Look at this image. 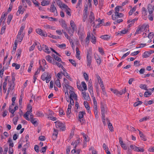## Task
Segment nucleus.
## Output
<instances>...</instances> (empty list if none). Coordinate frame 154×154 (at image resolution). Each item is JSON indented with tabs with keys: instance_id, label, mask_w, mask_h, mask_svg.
I'll return each instance as SVG.
<instances>
[{
	"instance_id": "nucleus-1",
	"label": "nucleus",
	"mask_w": 154,
	"mask_h": 154,
	"mask_svg": "<svg viewBox=\"0 0 154 154\" xmlns=\"http://www.w3.org/2000/svg\"><path fill=\"white\" fill-rule=\"evenodd\" d=\"M55 124L56 127L57 128H60L62 131H64L65 129V125L62 122L57 121L54 122Z\"/></svg>"
},
{
	"instance_id": "nucleus-2",
	"label": "nucleus",
	"mask_w": 154,
	"mask_h": 154,
	"mask_svg": "<svg viewBox=\"0 0 154 154\" xmlns=\"http://www.w3.org/2000/svg\"><path fill=\"white\" fill-rule=\"evenodd\" d=\"M87 65L88 66H90L91 63V54L90 53V50H88L87 51Z\"/></svg>"
},
{
	"instance_id": "nucleus-3",
	"label": "nucleus",
	"mask_w": 154,
	"mask_h": 154,
	"mask_svg": "<svg viewBox=\"0 0 154 154\" xmlns=\"http://www.w3.org/2000/svg\"><path fill=\"white\" fill-rule=\"evenodd\" d=\"M36 32L38 34L41 36L46 37L47 35V33L40 29L38 28L36 29Z\"/></svg>"
},
{
	"instance_id": "nucleus-4",
	"label": "nucleus",
	"mask_w": 154,
	"mask_h": 154,
	"mask_svg": "<svg viewBox=\"0 0 154 154\" xmlns=\"http://www.w3.org/2000/svg\"><path fill=\"white\" fill-rule=\"evenodd\" d=\"M100 108L102 116H105V114L106 112V111L105 110V108L104 106L103 103H101Z\"/></svg>"
},
{
	"instance_id": "nucleus-5",
	"label": "nucleus",
	"mask_w": 154,
	"mask_h": 154,
	"mask_svg": "<svg viewBox=\"0 0 154 154\" xmlns=\"http://www.w3.org/2000/svg\"><path fill=\"white\" fill-rule=\"evenodd\" d=\"M84 104L86 109L88 110V112L89 113H91V112L90 111V107L88 102L86 101H84Z\"/></svg>"
},
{
	"instance_id": "nucleus-6",
	"label": "nucleus",
	"mask_w": 154,
	"mask_h": 154,
	"mask_svg": "<svg viewBox=\"0 0 154 154\" xmlns=\"http://www.w3.org/2000/svg\"><path fill=\"white\" fill-rule=\"evenodd\" d=\"M52 56L54 57L55 60H57L59 62H60L61 63H64L62 62L61 58L59 57L57 55H55L54 54H53L52 55Z\"/></svg>"
},
{
	"instance_id": "nucleus-7",
	"label": "nucleus",
	"mask_w": 154,
	"mask_h": 154,
	"mask_svg": "<svg viewBox=\"0 0 154 154\" xmlns=\"http://www.w3.org/2000/svg\"><path fill=\"white\" fill-rule=\"evenodd\" d=\"M60 22V24L63 28H64L66 29H67V26L66 24L65 21L64 20L62 19Z\"/></svg>"
},
{
	"instance_id": "nucleus-8",
	"label": "nucleus",
	"mask_w": 154,
	"mask_h": 154,
	"mask_svg": "<svg viewBox=\"0 0 154 154\" xmlns=\"http://www.w3.org/2000/svg\"><path fill=\"white\" fill-rule=\"evenodd\" d=\"M95 18L93 13L92 11L90 12V15L89 16L90 23H91L95 20Z\"/></svg>"
},
{
	"instance_id": "nucleus-9",
	"label": "nucleus",
	"mask_w": 154,
	"mask_h": 154,
	"mask_svg": "<svg viewBox=\"0 0 154 154\" xmlns=\"http://www.w3.org/2000/svg\"><path fill=\"white\" fill-rule=\"evenodd\" d=\"M82 94H83V97L85 100H88V101L89 100H90V98L89 97V96L88 94H87L86 93L85 91L84 92H83L82 93Z\"/></svg>"
},
{
	"instance_id": "nucleus-10",
	"label": "nucleus",
	"mask_w": 154,
	"mask_h": 154,
	"mask_svg": "<svg viewBox=\"0 0 154 154\" xmlns=\"http://www.w3.org/2000/svg\"><path fill=\"white\" fill-rule=\"evenodd\" d=\"M76 57L79 60H80L81 59L80 56V51L79 50V48L77 47L76 48Z\"/></svg>"
},
{
	"instance_id": "nucleus-11",
	"label": "nucleus",
	"mask_w": 154,
	"mask_h": 154,
	"mask_svg": "<svg viewBox=\"0 0 154 154\" xmlns=\"http://www.w3.org/2000/svg\"><path fill=\"white\" fill-rule=\"evenodd\" d=\"M48 75V73L45 72L42 75L41 78L43 81H45L47 78V76Z\"/></svg>"
},
{
	"instance_id": "nucleus-12",
	"label": "nucleus",
	"mask_w": 154,
	"mask_h": 154,
	"mask_svg": "<svg viewBox=\"0 0 154 154\" xmlns=\"http://www.w3.org/2000/svg\"><path fill=\"white\" fill-rule=\"evenodd\" d=\"M138 130L139 131V135L140 137L141 138L142 140L144 141H146V137L143 134V133L139 130Z\"/></svg>"
},
{
	"instance_id": "nucleus-13",
	"label": "nucleus",
	"mask_w": 154,
	"mask_h": 154,
	"mask_svg": "<svg viewBox=\"0 0 154 154\" xmlns=\"http://www.w3.org/2000/svg\"><path fill=\"white\" fill-rule=\"evenodd\" d=\"M58 133V131L57 129H54V132L53 134V135H55V137H52V138L54 140H55L57 137V134Z\"/></svg>"
},
{
	"instance_id": "nucleus-14",
	"label": "nucleus",
	"mask_w": 154,
	"mask_h": 154,
	"mask_svg": "<svg viewBox=\"0 0 154 154\" xmlns=\"http://www.w3.org/2000/svg\"><path fill=\"white\" fill-rule=\"evenodd\" d=\"M35 118H33L30 119V122L34 125L35 126H37L38 124V123L36 121H35Z\"/></svg>"
},
{
	"instance_id": "nucleus-15",
	"label": "nucleus",
	"mask_w": 154,
	"mask_h": 154,
	"mask_svg": "<svg viewBox=\"0 0 154 154\" xmlns=\"http://www.w3.org/2000/svg\"><path fill=\"white\" fill-rule=\"evenodd\" d=\"M85 114V112L84 111H80L79 112L78 117L79 119H81L83 117L84 115Z\"/></svg>"
},
{
	"instance_id": "nucleus-16",
	"label": "nucleus",
	"mask_w": 154,
	"mask_h": 154,
	"mask_svg": "<svg viewBox=\"0 0 154 154\" xmlns=\"http://www.w3.org/2000/svg\"><path fill=\"white\" fill-rule=\"evenodd\" d=\"M152 6L150 5L149 4L148 5L147 8L149 14H151L153 13V11L152 10Z\"/></svg>"
},
{
	"instance_id": "nucleus-17",
	"label": "nucleus",
	"mask_w": 154,
	"mask_h": 154,
	"mask_svg": "<svg viewBox=\"0 0 154 154\" xmlns=\"http://www.w3.org/2000/svg\"><path fill=\"white\" fill-rule=\"evenodd\" d=\"M70 24L71 27L72 28V29L75 30L76 29V25L75 24L74 22L72 20H71L70 21Z\"/></svg>"
},
{
	"instance_id": "nucleus-18",
	"label": "nucleus",
	"mask_w": 154,
	"mask_h": 154,
	"mask_svg": "<svg viewBox=\"0 0 154 154\" xmlns=\"http://www.w3.org/2000/svg\"><path fill=\"white\" fill-rule=\"evenodd\" d=\"M135 149H134V151L139 152H143L144 151V150L143 148H141L140 147H138L137 146L135 147Z\"/></svg>"
},
{
	"instance_id": "nucleus-19",
	"label": "nucleus",
	"mask_w": 154,
	"mask_h": 154,
	"mask_svg": "<svg viewBox=\"0 0 154 154\" xmlns=\"http://www.w3.org/2000/svg\"><path fill=\"white\" fill-rule=\"evenodd\" d=\"M128 32V29L126 30V29H125L124 30L121 31L120 32L118 33L117 35H121L122 34H125Z\"/></svg>"
},
{
	"instance_id": "nucleus-20",
	"label": "nucleus",
	"mask_w": 154,
	"mask_h": 154,
	"mask_svg": "<svg viewBox=\"0 0 154 154\" xmlns=\"http://www.w3.org/2000/svg\"><path fill=\"white\" fill-rule=\"evenodd\" d=\"M100 37L104 40H108L110 38V36L108 35H105L101 36Z\"/></svg>"
},
{
	"instance_id": "nucleus-21",
	"label": "nucleus",
	"mask_w": 154,
	"mask_h": 154,
	"mask_svg": "<svg viewBox=\"0 0 154 154\" xmlns=\"http://www.w3.org/2000/svg\"><path fill=\"white\" fill-rule=\"evenodd\" d=\"M150 55V54L149 52L148 51H146L143 53L142 56L143 58H146L149 57Z\"/></svg>"
},
{
	"instance_id": "nucleus-22",
	"label": "nucleus",
	"mask_w": 154,
	"mask_h": 154,
	"mask_svg": "<svg viewBox=\"0 0 154 154\" xmlns=\"http://www.w3.org/2000/svg\"><path fill=\"white\" fill-rule=\"evenodd\" d=\"M55 10L57 11L56 8L55 7L53 4L51 5L50 9V11L51 12H54Z\"/></svg>"
},
{
	"instance_id": "nucleus-23",
	"label": "nucleus",
	"mask_w": 154,
	"mask_h": 154,
	"mask_svg": "<svg viewBox=\"0 0 154 154\" xmlns=\"http://www.w3.org/2000/svg\"><path fill=\"white\" fill-rule=\"evenodd\" d=\"M12 18H13V15H12L11 14H10L8 16V17L7 21V24L8 25L9 24L11 20L12 19Z\"/></svg>"
},
{
	"instance_id": "nucleus-24",
	"label": "nucleus",
	"mask_w": 154,
	"mask_h": 154,
	"mask_svg": "<svg viewBox=\"0 0 154 154\" xmlns=\"http://www.w3.org/2000/svg\"><path fill=\"white\" fill-rule=\"evenodd\" d=\"M65 97L67 101L69 102V96L68 91L67 90H66V91L65 92Z\"/></svg>"
},
{
	"instance_id": "nucleus-25",
	"label": "nucleus",
	"mask_w": 154,
	"mask_h": 154,
	"mask_svg": "<svg viewBox=\"0 0 154 154\" xmlns=\"http://www.w3.org/2000/svg\"><path fill=\"white\" fill-rule=\"evenodd\" d=\"M140 88L143 89H144L146 91H147L148 89L147 88V86L145 84H140L139 86Z\"/></svg>"
},
{
	"instance_id": "nucleus-26",
	"label": "nucleus",
	"mask_w": 154,
	"mask_h": 154,
	"mask_svg": "<svg viewBox=\"0 0 154 154\" xmlns=\"http://www.w3.org/2000/svg\"><path fill=\"white\" fill-rule=\"evenodd\" d=\"M91 41L94 44H95L96 42V38L95 36H94L93 34L91 36Z\"/></svg>"
},
{
	"instance_id": "nucleus-27",
	"label": "nucleus",
	"mask_w": 154,
	"mask_h": 154,
	"mask_svg": "<svg viewBox=\"0 0 154 154\" xmlns=\"http://www.w3.org/2000/svg\"><path fill=\"white\" fill-rule=\"evenodd\" d=\"M45 58L46 60L50 63L51 62V61L53 59V58L49 55L46 56Z\"/></svg>"
},
{
	"instance_id": "nucleus-28",
	"label": "nucleus",
	"mask_w": 154,
	"mask_h": 154,
	"mask_svg": "<svg viewBox=\"0 0 154 154\" xmlns=\"http://www.w3.org/2000/svg\"><path fill=\"white\" fill-rule=\"evenodd\" d=\"M42 5V6H45L48 5L50 3V1H43L41 2Z\"/></svg>"
},
{
	"instance_id": "nucleus-29",
	"label": "nucleus",
	"mask_w": 154,
	"mask_h": 154,
	"mask_svg": "<svg viewBox=\"0 0 154 154\" xmlns=\"http://www.w3.org/2000/svg\"><path fill=\"white\" fill-rule=\"evenodd\" d=\"M151 92L149 91L148 90L145 92L144 96L146 97H148L149 96V95H151Z\"/></svg>"
},
{
	"instance_id": "nucleus-30",
	"label": "nucleus",
	"mask_w": 154,
	"mask_h": 154,
	"mask_svg": "<svg viewBox=\"0 0 154 154\" xmlns=\"http://www.w3.org/2000/svg\"><path fill=\"white\" fill-rule=\"evenodd\" d=\"M61 73H62L64 76H66V77L67 79H69L70 81L72 80V78L70 77V76L66 72L63 73L61 72Z\"/></svg>"
},
{
	"instance_id": "nucleus-31",
	"label": "nucleus",
	"mask_w": 154,
	"mask_h": 154,
	"mask_svg": "<svg viewBox=\"0 0 154 154\" xmlns=\"http://www.w3.org/2000/svg\"><path fill=\"white\" fill-rule=\"evenodd\" d=\"M12 66L13 67H15V69H19L20 67V65L17 64L15 63H13L12 64Z\"/></svg>"
},
{
	"instance_id": "nucleus-32",
	"label": "nucleus",
	"mask_w": 154,
	"mask_h": 154,
	"mask_svg": "<svg viewBox=\"0 0 154 154\" xmlns=\"http://www.w3.org/2000/svg\"><path fill=\"white\" fill-rule=\"evenodd\" d=\"M122 8V6H118L116 7L115 8V14L118 13L119 11V8Z\"/></svg>"
},
{
	"instance_id": "nucleus-33",
	"label": "nucleus",
	"mask_w": 154,
	"mask_h": 154,
	"mask_svg": "<svg viewBox=\"0 0 154 154\" xmlns=\"http://www.w3.org/2000/svg\"><path fill=\"white\" fill-rule=\"evenodd\" d=\"M108 127L109 130L111 131L112 132L113 131V127L112 126V124L110 122H109L108 124Z\"/></svg>"
},
{
	"instance_id": "nucleus-34",
	"label": "nucleus",
	"mask_w": 154,
	"mask_h": 154,
	"mask_svg": "<svg viewBox=\"0 0 154 154\" xmlns=\"http://www.w3.org/2000/svg\"><path fill=\"white\" fill-rule=\"evenodd\" d=\"M91 36L90 33L88 32L87 34V36L86 38L85 42H86L89 43L90 41V38Z\"/></svg>"
},
{
	"instance_id": "nucleus-35",
	"label": "nucleus",
	"mask_w": 154,
	"mask_h": 154,
	"mask_svg": "<svg viewBox=\"0 0 154 154\" xmlns=\"http://www.w3.org/2000/svg\"><path fill=\"white\" fill-rule=\"evenodd\" d=\"M74 30H75L71 28L69 29L68 30V33L70 35V36H72L73 35Z\"/></svg>"
},
{
	"instance_id": "nucleus-36",
	"label": "nucleus",
	"mask_w": 154,
	"mask_h": 154,
	"mask_svg": "<svg viewBox=\"0 0 154 154\" xmlns=\"http://www.w3.org/2000/svg\"><path fill=\"white\" fill-rule=\"evenodd\" d=\"M94 113L96 117H97L98 116V110H97V107H94Z\"/></svg>"
},
{
	"instance_id": "nucleus-37",
	"label": "nucleus",
	"mask_w": 154,
	"mask_h": 154,
	"mask_svg": "<svg viewBox=\"0 0 154 154\" xmlns=\"http://www.w3.org/2000/svg\"><path fill=\"white\" fill-rule=\"evenodd\" d=\"M69 62L74 66L76 67V63L75 61L72 59H69Z\"/></svg>"
},
{
	"instance_id": "nucleus-38",
	"label": "nucleus",
	"mask_w": 154,
	"mask_h": 154,
	"mask_svg": "<svg viewBox=\"0 0 154 154\" xmlns=\"http://www.w3.org/2000/svg\"><path fill=\"white\" fill-rule=\"evenodd\" d=\"M143 103L141 101H138L134 104V106L135 107L138 106L139 105L142 104Z\"/></svg>"
},
{
	"instance_id": "nucleus-39",
	"label": "nucleus",
	"mask_w": 154,
	"mask_h": 154,
	"mask_svg": "<svg viewBox=\"0 0 154 154\" xmlns=\"http://www.w3.org/2000/svg\"><path fill=\"white\" fill-rule=\"evenodd\" d=\"M55 83L58 87L60 88L61 87L60 80L58 79H57L55 81Z\"/></svg>"
},
{
	"instance_id": "nucleus-40",
	"label": "nucleus",
	"mask_w": 154,
	"mask_h": 154,
	"mask_svg": "<svg viewBox=\"0 0 154 154\" xmlns=\"http://www.w3.org/2000/svg\"><path fill=\"white\" fill-rule=\"evenodd\" d=\"M82 87L84 88V90L85 91L87 90V85L84 82H82Z\"/></svg>"
},
{
	"instance_id": "nucleus-41",
	"label": "nucleus",
	"mask_w": 154,
	"mask_h": 154,
	"mask_svg": "<svg viewBox=\"0 0 154 154\" xmlns=\"http://www.w3.org/2000/svg\"><path fill=\"white\" fill-rule=\"evenodd\" d=\"M69 99H70V103L69 104H72V105H73L74 103V101L72 98V96L71 95L69 96Z\"/></svg>"
},
{
	"instance_id": "nucleus-42",
	"label": "nucleus",
	"mask_w": 154,
	"mask_h": 154,
	"mask_svg": "<svg viewBox=\"0 0 154 154\" xmlns=\"http://www.w3.org/2000/svg\"><path fill=\"white\" fill-rule=\"evenodd\" d=\"M56 3L60 8H61L62 7L63 3L61 2L60 0H56Z\"/></svg>"
},
{
	"instance_id": "nucleus-43",
	"label": "nucleus",
	"mask_w": 154,
	"mask_h": 154,
	"mask_svg": "<svg viewBox=\"0 0 154 154\" xmlns=\"http://www.w3.org/2000/svg\"><path fill=\"white\" fill-rule=\"evenodd\" d=\"M88 90L91 95L93 94V87H88Z\"/></svg>"
},
{
	"instance_id": "nucleus-44",
	"label": "nucleus",
	"mask_w": 154,
	"mask_h": 154,
	"mask_svg": "<svg viewBox=\"0 0 154 154\" xmlns=\"http://www.w3.org/2000/svg\"><path fill=\"white\" fill-rule=\"evenodd\" d=\"M136 8L135 7H133L132 9H131L129 13V15H131L133 12H134L136 10Z\"/></svg>"
},
{
	"instance_id": "nucleus-45",
	"label": "nucleus",
	"mask_w": 154,
	"mask_h": 154,
	"mask_svg": "<svg viewBox=\"0 0 154 154\" xmlns=\"http://www.w3.org/2000/svg\"><path fill=\"white\" fill-rule=\"evenodd\" d=\"M18 119V116L16 117L13 118V123L14 125H16L17 124V122Z\"/></svg>"
},
{
	"instance_id": "nucleus-46",
	"label": "nucleus",
	"mask_w": 154,
	"mask_h": 154,
	"mask_svg": "<svg viewBox=\"0 0 154 154\" xmlns=\"http://www.w3.org/2000/svg\"><path fill=\"white\" fill-rule=\"evenodd\" d=\"M116 17H117V18H120L123 17V14L121 13H119L118 12V13L116 14Z\"/></svg>"
},
{
	"instance_id": "nucleus-47",
	"label": "nucleus",
	"mask_w": 154,
	"mask_h": 154,
	"mask_svg": "<svg viewBox=\"0 0 154 154\" xmlns=\"http://www.w3.org/2000/svg\"><path fill=\"white\" fill-rule=\"evenodd\" d=\"M37 45V43L35 42V44H33L32 46H31L29 49V51H33L34 50L35 46L36 45Z\"/></svg>"
},
{
	"instance_id": "nucleus-48",
	"label": "nucleus",
	"mask_w": 154,
	"mask_h": 154,
	"mask_svg": "<svg viewBox=\"0 0 154 154\" xmlns=\"http://www.w3.org/2000/svg\"><path fill=\"white\" fill-rule=\"evenodd\" d=\"M12 107L11 106H9V111L10 112H11L12 114H13L15 112L14 109H12Z\"/></svg>"
},
{
	"instance_id": "nucleus-49",
	"label": "nucleus",
	"mask_w": 154,
	"mask_h": 154,
	"mask_svg": "<svg viewBox=\"0 0 154 154\" xmlns=\"http://www.w3.org/2000/svg\"><path fill=\"white\" fill-rule=\"evenodd\" d=\"M34 149L35 151L37 152H39V146L38 145H35L34 146Z\"/></svg>"
},
{
	"instance_id": "nucleus-50",
	"label": "nucleus",
	"mask_w": 154,
	"mask_h": 154,
	"mask_svg": "<svg viewBox=\"0 0 154 154\" xmlns=\"http://www.w3.org/2000/svg\"><path fill=\"white\" fill-rule=\"evenodd\" d=\"M7 85L5 83H3V92L4 93H5L7 89L6 88Z\"/></svg>"
},
{
	"instance_id": "nucleus-51",
	"label": "nucleus",
	"mask_w": 154,
	"mask_h": 154,
	"mask_svg": "<svg viewBox=\"0 0 154 154\" xmlns=\"http://www.w3.org/2000/svg\"><path fill=\"white\" fill-rule=\"evenodd\" d=\"M82 0H79L78 2L77 3V4L76 6V8H77L78 7H79L80 8L81 7L80 6V5L82 4Z\"/></svg>"
},
{
	"instance_id": "nucleus-52",
	"label": "nucleus",
	"mask_w": 154,
	"mask_h": 154,
	"mask_svg": "<svg viewBox=\"0 0 154 154\" xmlns=\"http://www.w3.org/2000/svg\"><path fill=\"white\" fill-rule=\"evenodd\" d=\"M21 53V50L20 49H19L17 50V55H18L17 57L18 58L19 57H20V55Z\"/></svg>"
},
{
	"instance_id": "nucleus-53",
	"label": "nucleus",
	"mask_w": 154,
	"mask_h": 154,
	"mask_svg": "<svg viewBox=\"0 0 154 154\" xmlns=\"http://www.w3.org/2000/svg\"><path fill=\"white\" fill-rule=\"evenodd\" d=\"M98 51L101 55H103L104 54V51L102 48L99 47L98 48Z\"/></svg>"
},
{
	"instance_id": "nucleus-54",
	"label": "nucleus",
	"mask_w": 154,
	"mask_h": 154,
	"mask_svg": "<svg viewBox=\"0 0 154 154\" xmlns=\"http://www.w3.org/2000/svg\"><path fill=\"white\" fill-rule=\"evenodd\" d=\"M36 115L38 117H43L44 116L43 113L38 112H37L36 114Z\"/></svg>"
},
{
	"instance_id": "nucleus-55",
	"label": "nucleus",
	"mask_w": 154,
	"mask_h": 154,
	"mask_svg": "<svg viewBox=\"0 0 154 154\" xmlns=\"http://www.w3.org/2000/svg\"><path fill=\"white\" fill-rule=\"evenodd\" d=\"M95 88H96V91L97 92V94L98 95H99L100 90L99 88V86L98 85H97L96 86Z\"/></svg>"
},
{
	"instance_id": "nucleus-56",
	"label": "nucleus",
	"mask_w": 154,
	"mask_h": 154,
	"mask_svg": "<svg viewBox=\"0 0 154 154\" xmlns=\"http://www.w3.org/2000/svg\"><path fill=\"white\" fill-rule=\"evenodd\" d=\"M94 107H97V103L96 99H95V97H94L93 99Z\"/></svg>"
},
{
	"instance_id": "nucleus-57",
	"label": "nucleus",
	"mask_w": 154,
	"mask_h": 154,
	"mask_svg": "<svg viewBox=\"0 0 154 154\" xmlns=\"http://www.w3.org/2000/svg\"><path fill=\"white\" fill-rule=\"evenodd\" d=\"M38 140L41 141H44L45 140V136H41L39 137Z\"/></svg>"
},
{
	"instance_id": "nucleus-58",
	"label": "nucleus",
	"mask_w": 154,
	"mask_h": 154,
	"mask_svg": "<svg viewBox=\"0 0 154 154\" xmlns=\"http://www.w3.org/2000/svg\"><path fill=\"white\" fill-rule=\"evenodd\" d=\"M62 32L63 33L65 36L69 40V41H70V37L67 34L66 32H63V30H62Z\"/></svg>"
},
{
	"instance_id": "nucleus-59",
	"label": "nucleus",
	"mask_w": 154,
	"mask_h": 154,
	"mask_svg": "<svg viewBox=\"0 0 154 154\" xmlns=\"http://www.w3.org/2000/svg\"><path fill=\"white\" fill-rule=\"evenodd\" d=\"M56 45L57 46L60 48H62L63 47H65L66 46V45L65 44H62L61 45L57 44Z\"/></svg>"
},
{
	"instance_id": "nucleus-60",
	"label": "nucleus",
	"mask_w": 154,
	"mask_h": 154,
	"mask_svg": "<svg viewBox=\"0 0 154 154\" xmlns=\"http://www.w3.org/2000/svg\"><path fill=\"white\" fill-rule=\"evenodd\" d=\"M147 12L146 11V9L144 7H143L142 10V14L146 15L147 14Z\"/></svg>"
},
{
	"instance_id": "nucleus-61",
	"label": "nucleus",
	"mask_w": 154,
	"mask_h": 154,
	"mask_svg": "<svg viewBox=\"0 0 154 154\" xmlns=\"http://www.w3.org/2000/svg\"><path fill=\"white\" fill-rule=\"evenodd\" d=\"M154 35V33L153 32H150L149 33L148 37L149 38L152 39Z\"/></svg>"
},
{
	"instance_id": "nucleus-62",
	"label": "nucleus",
	"mask_w": 154,
	"mask_h": 154,
	"mask_svg": "<svg viewBox=\"0 0 154 154\" xmlns=\"http://www.w3.org/2000/svg\"><path fill=\"white\" fill-rule=\"evenodd\" d=\"M62 6L63 8L66 9V10L67 9H69V10H70V9L69 8L68 6L65 4H63Z\"/></svg>"
},
{
	"instance_id": "nucleus-63",
	"label": "nucleus",
	"mask_w": 154,
	"mask_h": 154,
	"mask_svg": "<svg viewBox=\"0 0 154 154\" xmlns=\"http://www.w3.org/2000/svg\"><path fill=\"white\" fill-rule=\"evenodd\" d=\"M84 76L85 79L86 81H88V76L87 74L86 73H84Z\"/></svg>"
},
{
	"instance_id": "nucleus-64",
	"label": "nucleus",
	"mask_w": 154,
	"mask_h": 154,
	"mask_svg": "<svg viewBox=\"0 0 154 154\" xmlns=\"http://www.w3.org/2000/svg\"><path fill=\"white\" fill-rule=\"evenodd\" d=\"M48 118L54 121H56L57 119L56 117H54L53 116H51L48 117Z\"/></svg>"
}]
</instances>
